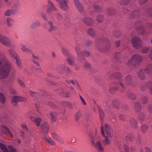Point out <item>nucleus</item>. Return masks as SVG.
Instances as JSON below:
<instances>
[{"instance_id": "nucleus-1", "label": "nucleus", "mask_w": 152, "mask_h": 152, "mask_svg": "<svg viewBox=\"0 0 152 152\" xmlns=\"http://www.w3.org/2000/svg\"><path fill=\"white\" fill-rule=\"evenodd\" d=\"M14 70L10 62L3 56L0 55V79H5L8 76L9 72Z\"/></svg>"}, {"instance_id": "nucleus-2", "label": "nucleus", "mask_w": 152, "mask_h": 152, "mask_svg": "<svg viewBox=\"0 0 152 152\" xmlns=\"http://www.w3.org/2000/svg\"><path fill=\"white\" fill-rule=\"evenodd\" d=\"M104 128L106 135L104 132V127L103 126H101V130L102 135L105 138V140L103 141V143L104 145H105L110 143L112 137V134L111 129L109 125L107 124H105Z\"/></svg>"}, {"instance_id": "nucleus-3", "label": "nucleus", "mask_w": 152, "mask_h": 152, "mask_svg": "<svg viewBox=\"0 0 152 152\" xmlns=\"http://www.w3.org/2000/svg\"><path fill=\"white\" fill-rule=\"evenodd\" d=\"M96 136L95 137H92L91 139V143L93 146L99 152H103L104 148L102 146L101 142L99 140L100 137L97 134V131H96Z\"/></svg>"}, {"instance_id": "nucleus-4", "label": "nucleus", "mask_w": 152, "mask_h": 152, "mask_svg": "<svg viewBox=\"0 0 152 152\" xmlns=\"http://www.w3.org/2000/svg\"><path fill=\"white\" fill-rule=\"evenodd\" d=\"M0 42L4 45L8 47L11 45L10 39L7 37L0 34Z\"/></svg>"}, {"instance_id": "nucleus-5", "label": "nucleus", "mask_w": 152, "mask_h": 152, "mask_svg": "<svg viewBox=\"0 0 152 152\" xmlns=\"http://www.w3.org/2000/svg\"><path fill=\"white\" fill-rule=\"evenodd\" d=\"M142 57L138 55L133 56L132 58L128 61V63L129 64H134V63H137L142 60Z\"/></svg>"}, {"instance_id": "nucleus-6", "label": "nucleus", "mask_w": 152, "mask_h": 152, "mask_svg": "<svg viewBox=\"0 0 152 152\" xmlns=\"http://www.w3.org/2000/svg\"><path fill=\"white\" fill-rule=\"evenodd\" d=\"M26 100L25 98L19 96H14L11 98V103L13 105H15L18 101H26Z\"/></svg>"}, {"instance_id": "nucleus-7", "label": "nucleus", "mask_w": 152, "mask_h": 152, "mask_svg": "<svg viewBox=\"0 0 152 152\" xmlns=\"http://www.w3.org/2000/svg\"><path fill=\"white\" fill-rule=\"evenodd\" d=\"M63 52L64 54L67 57V61L70 65H72L74 64V61L72 58L69 53L68 52L67 49L65 48L62 49Z\"/></svg>"}, {"instance_id": "nucleus-8", "label": "nucleus", "mask_w": 152, "mask_h": 152, "mask_svg": "<svg viewBox=\"0 0 152 152\" xmlns=\"http://www.w3.org/2000/svg\"><path fill=\"white\" fill-rule=\"evenodd\" d=\"M131 42L133 46L136 48H139L141 46V40L137 37H134L131 40Z\"/></svg>"}, {"instance_id": "nucleus-9", "label": "nucleus", "mask_w": 152, "mask_h": 152, "mask_svg": "<svg viewBox=\"0 0 152 152\" xmlns=\"http://www.w3.org/2000/svg\"><path fill=\"white\" fill-rule=\"evenodd\" d=\"M75 49L78 56L82 57L83 56H84L87 57L89 56L90 55V53L89 52L86 51L81 52L80 47L78 46H76L75 47Z\"/></svg>"}, {"instance_id": "nucleus-10", "label": "nucleus", "mask_w": 152, "mask_h": 152, "mask_svg": "<svg viewBox=\"0 0 152 152\" xmlns=\"http://www.w3.org/2000/svg\"><path fill=\"white\" fill-rule=\"evenodd\" d=\"M47 12L49 14H50L53 11H56L57 9L55 5L50 1H48Z\"/></svg>"}, {"instance_id": "nucleus-11", "label": "nucleus", "mask_w": 152, "mask_h": 152, "mask_svg": "<svg viewBox=\"0 0 152 152\" xmlns=\"http://www.w3.org/2000/svg\"><path fill=\"white\" fill-rule=\"evenodd\" d=\"M146 71L147 73L150 74L152 71L151 68L148 67L146 70L144 69L143 71H140L138 73V76L142 80H143L145 78V74L144 72Z\"/></svg>"}, {"instance_id": "nucleus-12", "label": "nucleus", "mask_w": 152, "mask_h": 152, "mask_svg": "<svg viewBox=\"0 0 152 152\" xmlns=\"http://www.w3.org/2000/svg\"><path fill=\"white\" fill-rule=\"evenodd\" d=\"M0 129L1 131L3 133L6 134H9L11 137H13V135L7 127L4 125H2L1 126Z\"/></svg>"}, {"instance_id": "nucleus-13", "label": "nucleus", "mask_w": 152, "mask_h": 152, "mask_svg": "<svg viewBox=\"0 0 152 152\" xmlns=\"http://www.w3.org/2000/svg\"><path fill=\"white\" fill-rule=\"evenodd\" d=\"M41 130L45 134L47 133L49 130V126L48 123L45 122L41 126Z\"/></svg>"}, {"instance_id": "nucleus-14", "label": "nucleus", "mask_w": 152, "mask_h": 152, "mask_svg": "<svg viewBox=\"0 0 152 152\" xmlns=\"http://www.w3.org/2000/svg\"><path fill=\"white\" fill-rule=\"evenodd\" d=\"M74 3L77 10L80 12H83V8L82 4L79 2V0H74Z\"/></svg>"}, {"instance_id": "nucleus-15", "label": "nucleus", "mask_w": 152, "mask_h": 152, "mask_svg": "<svg viewBox=\"0 0 152 152\" xmlns=\"http://www.w3.org/2000/svg\"><path fill=\"white\" fill-rule=\"evenodd\" d=\"M60 8L64 11H67L69 9V6L66 0H63L60 4Z\"/></svg>"}, {"instance_id": "nucleus-16", "label": "nucleus", "mask_w": 152, "mask_h": 152, "mask_svg": "<svg viewBox=\"0 0 152 152\" xmlns=\"http://www.w3.org/2000/svg\"><path fill=\"white\" fill-rule=\"evenodd\" d=\"M20 49L22 51L27 53H32L31 51L23 44L21 45Z\"/></svg>"}, {"instance_id": "nucleus-17", "label": "nucleus", "mask_w": 152, "mask_h": 152, "mask_svg": "<svg viewBox=\"0 0 152 152\" xmlns=\"http://www.w3.org/2000/svg\"><path fill=\"white\" fill-rule=\"evenodd\" d=\"M66 67L65 65L63 64L60 66L57 69L58 72L60 74L63 73L65 71Z\"/></svg>"}, {"instance_id": "nucleus-18", "label": "nucleus", "mask_w": 152, "mask_h": 152, "mask_svg": "<svg viewBox=\"0 0 152 152\" xmlns=\"http://www.w3.org/2000/svg\"><path fill=\"white\" fill-rule=\"evenodd\" d=\"M30 118L32 121H34L35 124L37 126H39L40 123L41 121V119L40 118H38L36 119L34 118L32 116H30Z\"/></svg>"}, {"instance_id": "nucleus-19", "label": "nucleus", "mask_w": 152, "mask_h": 152, "mask_svg": "<svg viewBox=\"0 0 152 152\" xmlns=\"http://www.w3.org/2000/svg\"><path fill=\"white\" fill-rule=\"evenodd\" d=\"M83 21L87 25H90L93 22L92 20L90 18H85L83 19Z\"/></svg>"}, {"instance_id": "nucleus-20", "label": "nucleus", "mask_w": 152, "mask_h": 152, "mask_svg": "<svg viewBox=\"0 0 152 152\" xmlns=\"http://www.w3.org/2000/svg\"><path fill=\"white\" fill-rule=\"evenodd\" d=\"M8 51L9 53L15 59L19 57L16 52L13 50L10 49H9Z\"/></svg>"}, {"instance_id": "nucleus-21", "label": "nucleus", "mask_w": 152, "mask_h": 152, "mask_svg": "<svg viewBox=\"0 0 152 152\" xmlns=\"http://www.w3.org/2000/svg\"><path fill=\"white\" fill-rule=\"evenodd\" d=\"M50 116L51 117V120L52 121L55 122L56 120V118L58 115V114L56 112H51L50 113Z\"/></svg>"}, {"instance_id": "nucleus-22", "label": "nucleus", "mask_w": 152, "mask_h": 152, "mask_svg": "<svg viewBox=\"0 0 152 152\" xmlns=\"http://www.w3.org/2000/svg\"><path fill=\"white\" fill-rule=\"evenodd\" d=\"M6 102V98L4 94L0 93V102L1 104H4Z\"/></svg>"}, {"instance_id": "nucleus-23", "label": "nucleus", "mask_w": 152, "mask_h": 152, "mask_svg": "<svg viewBox=\"0 0 152 152\" xmlns=\"http://www.w3.org/2000/svg\"><path fill=\"white\" fill-rule=\"evenodd\" d=\"M15 13H16L15 10L14 11L12 10H7L5 12L4 15L6 16H9Z\"/></svg>"}, {"instance_id": "nucleus-24", "label": "nucleus", "mask_w": 152, "mask_h": 152, "mask_svg": "<svg viewBox=\"0 0 152 152\" xmlns=\"http://www.w3.org/2000/svg\"><path fill=\"white\" fill-rule=\"evenodd\" d=\"M14 23V20L11 18H7V25L9 26H12Z\"/></svg>"}, {"instance_id": "nucleus-25", "label": "nucleus", "mask_w": 152, "mask_h": 152, "mask_svg": "<svg viewBox=\"0 0 152 152\" xmlns=\"http://www.w3.org/2000/svg\"><path fill=\"white\" fill-rule=\"evenodd\" d=\"M45 139L50 144L52 145H56V143L52 140L50 138L48 137H45Z\"/></svg>"}, {"instance_id": "nucleus-26", "label": "nucleus", "mask_w": 152, "mask_h": 152, "mask_svg": "<svg viewBox=\"0 0 152 152\" xmlns=\"http://www.w3.org/2000/svg\"><path fill=\"white\" fill-rule=\"evenodd\" d=\"M134 109L137 112L140 111L141 109V106L139 103L137 102L135 103L134 107Z\"/></svg>"}, {"instance_id": "nucleus-27", "label": "nucleus", "mask_w": 152, "mask_h": 152, "mask_svg": "<svg viewBox=\"0 0 152 152\" xmlns=\"http://www.w3.org/2000/svg\"><path fill=\"white\" fill-rule=\"evenodd\" d=\"M32 57L33 58V61L34 63H35L37 66H40V64L37 61L38 60V57L37 56H35L33 54L32 55Z\"/></svg>"}, {"instance_id": "nucleus-28", "label": "nucleus", "mask_w": 152, "mask_h": 152, "mask_svg": "<svg viewBox=\"0 0 152 152\" xmlns=\"http://www.w3.org/2000/svg\"><path fill=\"white\" fill-rule=\"evenodd\" d=\"M0 148L3 152H9L6 146L4 144L0 143Z\"/></svg>"}, {"instance_id": "nucleus-29", "label": "nucleus", "mask_w": 152, "mask_h": 152, "mask_svg": "<svg viewBox=\"0 0 152 152\" xmlns=\"http://www.w3.org/2000/svg\"><path fill=\"white\" fill-rule=\"evenodd\" d=\"M132 80V77L130 75L127 76L125 79V82L127 84H129L131 82Z\"/></svg>"}, {"instance_id": "nucleus-30", "label": "nucleus", "mask_w": 152, "mask_h": 152, "mask_svg": "<svg viewBox=\"0 0 152 152\" xmlns=\"http://www.w3.org/2000/svg\"><path fill=\"white\" fill-rule=\"evenodd\" d=\"M49 26L50 27L49 30V31L51 32L55 29V27L53 25L52 22L50 21L48 23Z\"/></svg>"}, {"instance_id": "nucleus-31", "label": "nucleus", "mask_w": 152, "mask_h": 152, "mask_svg": "<svg viewBox=\"0 0 152 152\" xmlns=\"http://www.w3.org/2000/svg\"><path fill=\"white\" fill-rule=\"evenodd\" d=\"M88 33L90 35L93 36L96 34V32L93 29L89 28L87 31Z\"/></svg>"}, {"instance_id": "nucleus-32", "label": "nucleus", "mask_w": 152, "mask_h": 152, "mask_svg": "<svg viewBox=\"0 0 152 152\" xmlns=\"http://www.w3.org/2000/svg\"><path fill=\"white\" fill-rule=\"evenodd\" d=\"M104 17L102 15H99L97 17L96 20L99 22H102L104 20Z\"/></svg>"}, {"instance_id": "nucleus-33", "label": "nucleus", "mask_w": 152, "mask_h": 152, "mask_svg": "<svg viewBox=\"0 0 152 152\" xmlns=\"http://www.w3.org/2000/svg\"><path fill=\"white\" fill-rule=\"evenodd\" d=\"M40 25V23L38 21H37L31 25V27L32 28H35L36 27L39 26Z\"/></svg>"}, {"instance_id": "nucleus-34", "label": "nucleus", "mask_w": 152, "mask_h": 152, "mask_svg": "<svg viewBox=\"0 0 152 152\" xmlns=\"http://www.w3.org/2000/svg\"><path fill=\"white\" fill-rule=\"evenodd\" d=\"M18 83L22 87L24 88L26 87L25 84L20 79H19L18 80Z\"/></svg>"}, {"instance_id": "nucleus-35", "label": "nucleus", "mask_w": 152, "mask_h": 152, "mask_svg": "<svg viewBox=\"0 0 152 152\" xmlns=\"http://www.w3.org/2000/svg\"><path fill=\"white\" fill-rule=\"evenodd\" d=\"M99 114L101 118H102L104 116V114L103 111L101 108L99 109Z\"/></svg>"}, {"instance_id": "nucleus-36", "label": "nucleus", "mask_w": 152, "mask_h": 152, "mask_svg": "<svg viewBox=\"0 0 152 152\" xmlns=\"http://www.w3.org/2000/svg\"><path fill=\"white\" fill-rule=\"evenodd\" d=\"M113 105L116 107H118L120 105V103L119 102L116 100H114L113 102Z\"/></svg>"}, {"instance_id": "nucleus-37", "label": "nucleus", "mask_w": 152, "mask_h": 152, "mask_svg": "<svg viewBox=\"0 0 152 152\" xmlns=\"http://www.w3.org/2000/svg\"><path fill=\"white\" fill-rule=\"evenodd\" d=\"M128 97L131 99H133L136 98V95L133 93H130L128 95Z\"/></svg>"}, {"instance_id": "nucleus-38", "label": "nucleus", "mask_w": 152, "mask_h": 152, "mask_svg": "<svg viewBox=\"0 0 152 152\" xmlns=\"http://www.w3.org/2000/svg\"><path fill=\"white\" fill-rule=\"evenodd\" d=\"M81 116V114L80 113L78 112L75 115V119L76 121L78 120L80 118Z\"/></svg>"}, {"instance_id": "nucleus-39", "label": "nucleus", "mask_w": 152, "mask_h": 152, "mask_svg": "<svg viewBox=\"0 0 152 152\" xmlns=\"http://www.w3.org/2000/svg\"><path fill=\"white\" fill-rule=\"evenodd\" d=\"M19 5L17 4H14L12 7V9L14 11L15 10L16 12L17 10L19 8Z\"/></svg>"}, {"instance_id": "nucleus-40", "label": "nucleus", "mask_w": 152, "mask_h": 152, "mask_svg": "<svg viewBox=\"0 0 152 152\" xmlns=\"http://www.w3.org/2000/svg\"><path fill=\"white\" fill-rule=\"evenodd\" d=\"M101 42H104L105 45L108 44L110 42L108 39L105 38H104L102 39Z\"/></svg>"}, {"instance_id": "nucleus-41", "label": "nucleus", "mask_w": 152, "mask_h": 152, "mask_svg": "<svg viewBox=\"0 0 152 152\" xmlns=\"http://www.w3.org/2000/svg\"><path fill=\"white\" fill-rule=\"evenodd\" d=\"M10 152H18V151L15 149L13 147L11 146H8Z\"/></svg>"}, {"instance_id": "nucleus-42", "label": "nucleus", "mask_w": 152, "mask_h": 152, "mask_svg": "<svg viewBox=\"0 0 152 152\" xmlns=\"http://www.w3.org/2000/svg\"><path fill=\"white\" fill-rule=\"evenodd\" d=\"M15 59L16 61V63L18 66L20 67H21L22 65L21 63L19 57H18L17 58H15Z\"/></svg>"}, {"instance_id": "nucleus-43", "label": "nucleus", "mask_w": 152, "mask_h": 152, "mask_svg": "<svg viewBox=\"0 0 152 152\" xmlns=\"http://www.w3.org/2000/svg\"><path fill=\"white\" fill-rule=\"evenodd\" d=\"M130 124L132 126L135 127L136 125L137 122L134 119H132L130 121Z\"/></svg>"}, {"instance_id": "nucleus-44", "label": "nucleus", "mask_w": 152, "mask_h": 152, "mask_svg": "<svg viewBox=\"0 0 152 152\" xmlns=\"http://www.w3.org/2000/svg\"><path fill=\"white\" fill-rule=\"evenodd\" d=\"M21 126L22 129L24 130H26L27 131H28V129L27 127L25 124H22L21 125Z\"/></svg>"}, {"instance_id": "nucleus-45", "label": "nucleus", "mask_w": 152, "mask_h": 152, "mask_svg": "<svg viewBox=\"0 0 152 152\" xmlns=\"http://www.w3.org/2000/svg\"><path fill=\"white\" fill-rule=\"evenodd\" d=\"M149 48L148 47L144 48L142 50V52L143 53H146L149 50Z\"/></svg>"}, {"instance_id": "nucleus-46", "label": "nucleus", "mask_w": 152, "mask_h": 152, "mask_svg": "<svg viewBox=\"0 0 152 152\" xmlns=\"http://www.w3.org/2000/svg\"><path fill=\"white\" fill-rule=\"evenodd\" d=\"M148 129L147 126L146 125H143L142 127V130L143 132H145Z\"/></svg>"}, {"instance_id": "nucleus-47", "label": "nucleus", "mask_w": 152, "mask_h": 152, "mask_svg": "<svg viewBox=\"0 0 152 152\" xmlns=\"http://www.w3.org/2000/svg\"><path fill=\"white\" fill-rule=\"evenodd\" d=\"M61 95L66 97H69L71 95L70 94L69 92L67 93H63L61 94Z\"/></svg>"}, {"instance_id": "nucleus-48", "label": "nucleus", "mask_w": 152, "mask_h": 152, "mask_svg": "<svg viewBox=\"0 0 152 152\" xmlns=\"http://www.w3.org/2000/svg\"><path fill=\"white\" fill-rule=\"evenodd\" d=\"M35 106L36 107V110L39 113V109L40 106L39 104V103H36L35 104Z\"/></svg>"}, {"instance_id": "nucleus-49", "label": "nucleus", "mask_w": 152, "mask_h": 152, "mask_svg": "<svg viewBox=\"0 0 152 152\" xmlns=\"http://www.w3.org/2000/svg\"><path fill=\"white\" fill-rule=\"evenodd\" d=\"M147 98L146 97L143 98L141 100V101L144 104L145 103L147 102Z\"/></svg>"}, {"instance_id": "nucleus-50", "label": "nucleus", "mask_w": 152, "mask_h": 152, "mask_svg": "<svg viewBox=\"0 0 152 152\" xmlns=\"http://www.w3.org/2000/svg\"><path fill=\"white\" fill-rule=\"evenodd\" d=\"M10 92V94H11L14 95V94H17V91L16 90H15L14 89L11 90Z\"/></svg>"}, {"instance_id": "nucleus-51", "label": "nucleus", "mask_w": 152, "mask_h": 152, "mask_svg": "<svg viewBox=\"0 0 152 152\" xmlns=\"http://www.w3.org/2000/svg\"><path fill=\"white\" fill-rule=\"evenodd\" d=\"M80 98L82 102H83V104L84 105H86V102H85L84 99L80 95Z\"/></svg>"}, {"instance_id": "nucleus-52", "label": "nucleus", "mask_w": 152, "mask_h": 152, "mask_svg": "<svg viewBox=\"0 0 152 152\" xmlns=\"http://www.w3.org/2000/svg\"><path fill=\"white\" fill-rule=\"evenodd\" d=\"M29 94L31 96H34L37 94L35 92L33 91H29Z\"/></svg>"}, {"instance_id": "nucleus-53", "label": "nucleus", "mask_w": 152, "mask_h": 152, "mask_svg": "<svg viewBox=\"0 0 152 152\" xmlns=\"http://www.w3.org/2000/svg\"><path fill=\"white\" fill-rule=\"evenodd\" d=\"M57 17L60 20H62L63 19V17L62 15L59 14H57Z\"/></svg>"}, {"instance_id": "nucleus-54", "label": "nucleus", "mask_w": 152, "mask_h": 152, "mask_svg": "<svg viewBox=\"0 0 152 152\" xmlns=\"http://www.w3.org/2000/svg\"><path fill=\"white\" fill-rule=\"evenodd\" d=\"M91 66V65L88 62H86L85 64V67L87 68H88Z\"/></svg>"}, {"instance_id": "nucleus-55", "label": "nucleus", "mask_w": 152, "mask_h": 152, "mask_svg": "<svg viewBox=\"0 0 152 152\" xmlns=\"http://www.w3.org/2000/svg\"><path fill=\"white\" fill-rule=\"evenodd\" d=\"M20 136L23 137H25V133L23 132L22 131H21L20 132Z\"/></svg>"}, {"instance_id": "nucleus-56", "label": "nucleus", "mask_w": 152, "mask_h": 152, "mask_svg": "<svg viewBox=\"0 0 152 152\" xmlns=\"http://www.w3.org/2000/svg\"><path fill=\"white\" fill-rule=\"evenodd\" d=\"M13 134H12L13 136V138H15L16 137H17L18 134L16 132L14 131L13 132Z\"/></svg>"}, {"instance_id": "nucleus-57", "label": "nucleus", "mask_w": 152, "mask_h": 152, "mask_svg": "<svg viewBox=\"0 0 152 152\" xmlns=\"http://www.w3.org/2000/svg\"><path fill=\"white\" fill-rule=\"evenodd\" d=\"M124 148L126 152H128L129 148L127 145H124Z\"/></svg>"}, {"instance_id": "nucleus-58", "label": "nucleus", "mask_w": 152, "mask_h": 152, "mask_svg": "<svg viewBox=\"0 0 152 152\" xmlns=\"http://www.w3.org/2000/svg\"><path fill=\"white\" fill-rule=\"evenodd\" d=\"M21 144V141L20 139H17L16 141V144L17 145H19Z\"/></svg>"}, {"instance_id": "nucleus-59", "label": "nucleus", "mask_w": 152, "mask_h": 152, "mask_svg": "<svg viewBox=\"0 0 152 152\" xmlns=\"http://www.w3.org/2000/svg\"><path fill=\"white\" fill-rule=\"evenodd\" d=\"M102 44L101 43L99 45H96V47L97 48L99 49H100L102 48Z\"/></svg>"}, {"instance_id": "nucleus-60", "label": "nucleus", "mask_w": 152, "mask_h": 152, "mask_svg": "<svg viewBox=\"0 0 152 152\" xmlns=\"http://www.w3.org/2000/svg\"><path fill=\"white\" fill-rule=\"evenodd\" d=\"M145 150L147 152H151V149L147 147L145 148Z\"/></svg>"}, {"instance_id": "nucleus-61", "label": "nucleus", "mask_w": 152, "mask_h": 152, "mask_svg": "<svg viewBox=\"0 0 152 152\" xmlns=\"http://www.w3.org/2000/svg\"><path fill=\"white\" fill-rule=\"evenodd\" d=\"M42 17L45 20H46L47 18L46 17V15L44 14H42L41 15Z\"/></svg>"}, {"instance_id": "nucleus-62", "label": "nucleus", "mask_w": 152, "mask_h": 152, "mask_svg": "<svg viewBox=\"0 0 152 152\" xmlns=\"http://www.w3.org/2000/svg\"><path fill=\"white\" fill-rule=\"evenodd\" d=\"M66 72H67L68 74H69L71 73V71L69 68H67L66 67Z\"/></svg>"}, {"instance_id": "nucleus-63", "label": "nucleus", "mask_w": 152, "mask_h": 152, "mask_svg": "<svg viewBox=\"0 0 152 152\" xmlns=\"http://www.w3.org/2000/svg\"><path fill=\"white\" fill-rule=\"evenodd\" d=\"M120 43V41H117L115 42V44L118 47Z\"/></svg>"}, {"instance_id": "nucleus-64", "label": "nucleus", "mask_w": 152, "mask_h": 152, "mask_svg": "<svg viewBox=\"0 0 152 152\" xmlns=\"http://www.w3.org/2000/svg\"><path fill=\"white\" fill-rule=\"evenodd\" d=\"M52 136L55 139L57 140L58 136L56 134H52Z\"/></svg>"}]
</instances>
